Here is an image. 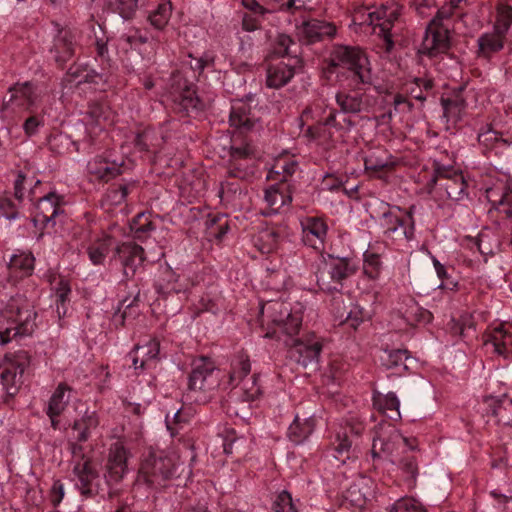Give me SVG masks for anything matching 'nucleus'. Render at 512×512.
I'll return each mask as SVG.
<instances>
[{
  "mask_svg": "<svg viewBox=\"0 0 512 512\" xmlns=\"http://www.w3.org/2000/svg\"><path fill=\"white\" fill-rule=\"evenodd\" d=\"M37 316L33 303L25 295L16 294L0 302V344L32 335Z\"/></svg>",
  "mask_w": 512,
  "mask_h": 512,
  "instance_id": "f257e3e1",
  "label": "nucleus"
},
{
  "mask_svg": "<svg viewBox=\"0 0 512 512\" xmlns=\"http://www.w3.org/2000/svg\"><path fill=\"white\" fill-rule=\"evenodd\" d=\"M302 320V308H292L286 302L269 301L260 308V321L267 325L265 338L283 341L288 335H298Z\"/></svg>",
  "mask_w": 512,
  "mask_h": 512,
  "instance_id": "f03ea898",
  "label": "nucleus"
},
{
  "mask_svg": "<svg viewBox=\"0 0 512 512\" xmlns=\"http://www.w3.org/2000/svg\"><path fill=\"white\" fill-rule=\"evenodd\" d=\"M427 192L436 201L459 202L468 197V184L463 173L450 165L433 163V175L426 184Z\"/></svg>",
  "mask_w": 512,
  "mask_h": 512,
  "instance_id": "7ed1b4c3",
  "label": "nucleus"
},
{
  "mask_svg": "<svg viewBox=\"0 0 512 512\" xmlns=\"http://www.w3.org/2000/svg\"><path fill=\"white\" fill-rule=\"evenodd\" d=\"M330 66L344 69L347 82L353 85H372L370 62L359 47L336 46L330 56Z\"/></svg>",
  "mask_w": 512,
  "mask_h": 512,
  "instance_id": "20e7f679",
  "label": "nucleus"
},
{
  "mask_svg": "<svg viewBox=\"0 0 512 512\" xmlns=\"http://www.w3.org/2000/svg\"><path fill=\"white\" fill-rule=\"evenodd\" d=\"M357 270L358 266L353 258L322 254V260L315 272L316 283L324 292H341L344 281L354 276Z\"/></svg>",
  "mask_w": 512,
  "mask_h": 512,
  "instance_id": "39448f33",
  "label": "nucleus"
},
{
  "mask_svg": "<svg viewBox=\"0 0 512 512\" xmlns=\"http://www.w3.org/2000/svg\"><path fill=\"white\" fill-rule=\"evenodd\" d=\"M68 449L75 488L85 498L94 497L99 493V472L92 455L86 453L84 446L77 442H69Z\"/></svg>",
  "mask_w": 512,
  "mask_h": 512,
  "instance_id": "423d86ee",
  "label": "nucleus"
},
{
  "mask_svg": "<svg viewBox=\"0 0 512 512\" xmlns=\"http://www.w3.org/2000/svg\"><path fill=\"white\" fill-rule=\"evenodd\" d=\"M400 15V7L396 4H382L380 8L371 10L367 7L357 8L352 16V21L355 25L359 26H373L374 29H379L377 32L383 37L385 42L386 51H391L394 46L392 35L390 33L391 28L395 20Z\"/></svg>",
  "mask_w": 512,
  "mask_h": 512,
  "instance_id": "0eeeda50",
  "label": "nucleus"
},
{
  "mask_svg": "<svg viewBox=\"0 0 512 512\" xmlns=\"http://www.w3.org/2000/svg\"><path fill=\"white\" fill-rule=\"evenodd\" d=\"M175 474L173 459L164 451H149L139 469L137 482L145 483L151 489H161Z\"/></svg>",
  "mask_w": 512,
  "mask_h": 512,
  "instance_id": "6e6552de",
  "label": "nucleus"
},
{
  "mask_svg": "<svg viewBox=\"0 0 512 512\" xmlns=\"http://www.w3.org/2000/svg\"><path fill=\"white\" fill-rule=\"evenodd\" d=\"M403 445H408V439L393 424L381 422L375 428L371 454L374 460H386L395 465L398 450Z\"/></svg>",
  "mask_w": 512,
  "mask_h": 512,
  "instance_id": "1a4fd4ad",
  "label": "nucleus"
},
{
  "mask_svg": "<svg viewBox=\"0 0 512 512\" xmlns=\"http://www.w3.org/2000/svg\"><path fill=\"white\" fill-rule=\"evenodd\" d=\"M282 342L288 348L290 357L299 365L304 368L318 365L323 350V339L315 333L301 337L288 335Z\"/></svg>",
  "mask_w": 512,
  "mask_h": 512,
  "instance_id": "9d476101",
  "label": "nucleus"
},
{
  "mask_svg": "<svg viewBox=\"0 0 512 512\" xmlns=\"http://www.w3.org/2000/svg\"><path fill=\"white\" fill-rule=\"evenodd\" d=\"M490 393L484 397L485 411L498 425L512 424V388L500 381L488 383Z\"/></svg>",
  "mask_w": 512,
  "mask_h": 512,
  "instance_id": "9b49d317",
  "label": "nucleus"
},
{
  "mask_svg": "<svg viewBox=\"0 0 512 512\" xmlns=\"http://www.w3.org/2000/svg\"><path fill=\"white\" fill-rule=\"evenodd\" d=\"M385 210L381 215V226L384 229V235L388 238H403L407 241L415 238V222L413 218V208L410 207L405 215H400L402 209L398 206L391 208L389 204L382 203Z\"/></svg>",
  "mask_w": 512,
  "mask_h": 512,
  "instance_id": "f8f14e48",
  "label": "nucleus"
},
{
  "mask_svg": "<svg viewBox=\"0 0 512 512\" xmlns=\"http://www.w3.org/2000/svg\"><path fill=\"white\" fill-rule=\"evenodd\" d=\"M219 385V371L208 357H200L193 361L188 378V389L194 393H207Z\"/></svg>",
  "mask_w": 512,
  "mask_h": 512,
  "instance_id": "ddd939ff",
  "label": "nucleus"
},
{
  "mask_svg": "<svg viewBox=\"0 0 512 512\" xmlns=\"http://www.w3.org/2000/svg\"><path fill=\"white\" fill-rule=\"evenodd\" d=\"M28 365L29 355L26 351H18L11 359L6 358L0 363V380L7 395L14 396L18 392Z\"/></svg>",
  "mask_w": 512,
  "mask_h": 512,
  "instance_id": "4468645a",
  "label": "nucleus"
},
{
  "mask_svg": "<svg viewBox=\"0 0 512 512\" xmlns=\"http://www.w3.org/2000/svg\"><path fill=\"white\" fill-rule=\"evenodd\" d=\"M371 86L353 85L351 81L335 95L340 110L345 114H358L368 111L373 105V99L367 94Z\"/></svg>",
  "mask_w": 512,
  "mask_h": 512,
  "instance_id": "2eb2a0df",
  "label": "nucleus"
},
{
  "mask_svg": "<svg viewBox=\"0 0 512 512\" xmlns=\"http://www.w3.org/2000/svg\"><path fill=\"white\" fill-rule=\"evenodd\" d=\"M128 450L121 442L111 445L105 464L104 479L106 484L112 488L119 484L128 472L127 467Z\"/></svg>",
  "mask_w": 512,
  "mask_h": 512,
  "instance_id": "dca6fc26",
  "label": "nucleus"
},
{
  "mask_svg": "<svg viewBox=\"0 0 512 512\" xmlns=\"http://www.w3.org/2000/svg\"><path fill=\"white\" fill-rule=\"evenodd\" d=\"M63 203V196L55 192H50L41 197L37 202L33 218L35 226L40 225L42 228L54 227L56 225V218L64 213Z\"/></svg>",
  "mask_w": 512,
  "mask_h": 512,
  "instance_id": "f3484780",
  "label": "nucleus"
},
{
  "mask_svg": "<svg viewBox=\"0 0 512 512\" xmlns=\"http://www.w3.org/2000/svg\"><path fill=\"white\" fill-rule=\"evenodd\" d=\"M429 23L422 41L420 52L429 57H435L446 53L450 48L449 26H437Z\"/></svg>",
  "mask_w": 512,
  "mask_h": 512,
  "instance_id": "a211bd4d",
  "label": "nucleus"
},
{
  "mask_svg": "<svg viewBox=\"0 0 512 512\" xmlns=\"http://www.w3.org/2000/svg\"><path fill=\"white\" fill-rule=\"evenodd\" d=\"M116 259L122 266L126 279L134 277L137 269L145 261L144 249L134 242H124L116 248Z\"/></svg>",
  "mask_w": 512,
  "mask_h": 512,
  "instance_id": "6ab92c4d",
  "label": "nucleus"
},
{
  "mask_svg": "<svg viewBox=\"0 0 512 512\" xmlns=\"http://www.w3.org/2000/svg\"><path fill=\"white\" fill-rule=\"evenodd\" d=\"M302 241L317 251H322L328 234L326 222L319 217L307 216L300 221Z\"/></svg>",
  "mask_w": 512,
  "mask_h": 512,
  "instance_id": "aec40b11",
  "label": "nucleus"
},
{
  "mask_svg": "<svg viewBox=\"0 0 512 512\" xmlns=\"http://www.w3.org/2000/svg\"><path fill=\"white\" fill-rule=\"evenodd\" d=\"M78 39L79 33L76 29H61L57 33L50 51L58 65L63 66L75 55Z\"/></svg>",
  "mask_w": 512,
  "mask_h": 512,
  "instance_id": "412c9836",
  "label": "nucleus"
},
{
  "mask_svg": "<svg viewBox=\"0 0 512 512\" xmlns=\"http://www.w3.org/2000/svg\"><path fill=\"white\" fill-rule=\"evenodd\" d=\"M124 161L111 159L110 155H99L87 164L88 173L96 180L108 182L122 174Z\"/></svg>",
  "mask_w": 512,
  "mask_h": 512,
  "instance_id": "4be33fe9",
  "label": "nucleus"
},
{
  "mask_svg": "<svg viewBox=\"0 0 512 512\" xmlns=\"http://www.w3.org/2000/svg\"><path fill=\"white\" fill-rule=\"evenodd\" d=\"M301 60L297 57L288 58V62L280 61L270 64L266 73V84L270 88L279 89L294 77Z\"/></svg>",
  "mask_w": 512,
  "mask_h": 512,
  "instance_id": "5701e85b",
  "label": "nucleus"
},
{
  "mask_svg": "<svg viewBox=\"0 0 512 512\" xmlns=\"http://www.w3.org/2000/svg\"><path fill=\"white\" fill-rule=\"evenodd\" d=\"M299 35L307 44L323 40L325 37H332L336 33L333 23L319 19H309L298 27Z\"/></svg>",
  "mask_w": 512,
  "mask_h": 512,
  "instance_id": "b1692460",
  "label": "nucleus"
},
{
  "mask_svg": "<svg viewBox=\"0 0 512 512\" xmlns=\"http://www.w3.org/2000/svg\"><path fill=\"white\" fill-rule=\"evenodd\" d=\"M484 344H491L495 353L505 359H512V324L505 323L494 328Z\"/></svg>",
  "mask_w": 512,
  "mask_h": 512,
  "instance_id": "393cba45",
  "label": "nucleus"
},
{
  "mask_svg": "<svg viewBox=\"0 0 512 512\" xmlns=\"http://www.w3.org/2000/svg\"><path fill=\"white\" fill-rule=\"evenodd\" d=\"M251 149L249 146L231 147L230 166L228 176L238 180L247 179L253 174V169L247 164L250 160Z\"/></svg>",
  "mask_w": 512,
  "mask_h": 512,
  "instance_id": "a878e982",
  "label": "nucleus"
},
{
  "mask_svg": "<svg viewBox=\"0 0 512 512\" xmlns=\"http://www.w3.org/2000/svg\"><path fill=\"white\" fill-rule=\"evenodd\" d=\"M229 122L240 133H246L254 128L256 119L252 116L251 107L247 102L236 100L232 103Z\"/></svg>",
  "mask_w": 512,
  "mask_h": 512,
  "instance_id": "bb28decb",
  "label": "nucleus"
},
{
  "mask_svg": "<svg viewBox=\"0 0 512 512\" xmlns=\"http://www.w3.org/2000/svg\"><path fill=\"white\" fill-rule=\"evenodd\" d=\"M10 98L6 105L12 104L19 109L29 111L36 105L38 95L36 94L33 86L29 82L22 84H15L9 89Z\"/></svg>",
  "mask_w": 512,
  "mask_h": 512,
  "instance_id": "cd10ccee",
  "label": "nucleus"
},
{
  "mask_svg": "<svg viewBox=\"0 0 512 512\" xmlns=\"http://www.w3.org/2000/svg\"><path fill=\"white\" fill-rule=\"evenodd\" d=\"M505 40L506 35L493 27L492 31L479 36L477 40L478 56L489 59L504 48Z\"/></svg>",
  "mask_w": 512,
  "mask_h": 512,
  "instance_id": "c85d7f7f",
  "label": "nucleus"
},
{
  "mask_svg": "<svg viewBox=\"0 0 512 512\" xmlns=\"http://www.w3.org/2000/svg\"><path fill=\"white\" fill-rule=\"evenodd\" d=\"M264 200L273 213L292 202L290 185L277 183L265 190Z\"/></svg>",
  "mask_w": 512,
  "mask_h": 512,
  "instance_id": "c756f323",
  "label": "nucleus"
},
{
  "mask_svg": "<svg viewBox=\"0 0 512 512\" xmlns=\"http://www.w3.org/2000/svg\"><path fill=\"white\" fill-rule=\"evenodd\" d=\"M441 105L443 108V116L447 119V121L457 123L461 120L467 103L461 95V92H457L452 96L442 97Z\"/></svg>",
  "mask_w": 512,
  "mask_h": 512,
  "instance_id": "7c9ffc66",
  "label": "nucleus"
},
{
  "mask_svg": "<svg viewBox=\"0 0 512 512\" xmlns=\"http://www.w3.org/2000/svg\"><path fill=\"white\" fill-rule=\"evenodd\" d=\"M373 404L389 419L397 421L401 418L399 411L400 401L395 393L389 392L386 395L378 394L373 397Z\"/></svg>",
  "mask_w": 512,
  "mask_h": 512,
  "instance_id": "2f4dec72",
  "label": "nucleus"
},
{
  "mask_svg": "<svg viewBox=\"0 0 512 512\" xmlns=\"http://www.w3.org/2000/svg\"><path fill=\"white\" fill-rule=\"evenodd\" d=\"M99 425V417L96 411L86 409L80 419H77L73 423V430L78 431L77 443L81 444L86 442L89 437L91 430L96 429Z\"/></svg>",
  "mask_w": 512,
  "mask_h": 512,
  "instance_id": "473e14b6",
  "label": "nucleus"
},
{
  "mask_svg": "<svg viewBox=\"0 0 512 512\" xmlns=\"http://www.w3.org/2000/svg\"><path fill=\"white\" fill-rule=\"evenodd\" d=\"M315 419L308 417L301 422L299 416H295L294 421L288 428V437L295 443L300 444L314 431Z\"/></svg>",
  "mask_w": 512,
  "mask_h": 512,
  "instance_id": "72a5a7b5",
  "label": "nucleus"
},
{
  "mask_svg": "<svg viewBox=\"0 0 512 512\" xmlns=\"http://www.w3.org/2000/svg\"><path fill=\"white\" fill-rule=\"evenodd\" d=\"M450 332L465 342L470 341L476 338V323L471 315L464 314L458 320L451 321Z\"/></svg>",
  "mask_w": 512,
  "mask_h": 512,
  "instance_id": "f704fd0d",
  "label": "nucleus"
},
{
  "mask_svg": "<svg viewBox=\"0 0 512 512\" xmlns=\"http://www.w3.org/2000/svg\"><path fill=\"white\" fill-rule=\"evenodd\" d=\"M70 391L71 388L66 383H60L57 386L49 400L46 411L48 416L61 415L63 413L70 401Z\"/></svg>",
  "mask_w": 512,
  "mask_h": 512,
  "instance_id": "c9c22d12",
  "label": "nucleus"
},
{
  "mask_svg": "<svg viewBox=\"0 0 512 512\" xmlns=\"http://www.w3.org/2000/svg\"><path fill=\"white\" fill-rule=\"evenodd\" d=\"M244 195V190L238 181L225 180L221 183L219 197L223 203L234 207L239 206Z\"/></svg>",
  "mask_w": 512,
  "mask_h": 512,
  "instance_id": "e433bc0d",
  "label": "nucleus"
},
{
  "mask_svg": "<svg viewBox=\"0 0 512 512\" xmlns=\"http://www.w3.org/2000/svg\"><path fill=\"white\" fill-rule=\"evenodd\" d=\"M395 162L393 157L386 151L381 153H371L365 158L364 167L366 171L375 173L390 170L394 167Z\"/></svg>",
  "mask_w": 512,
  "mask_h": 512,
  "instance_id": "4c0bfd02",
  "label": "nucleus"
},
{
  "mask_svg": "<svg viewBox=\"0 0 512 512\" xmlns=\"http://www.w3.org/2000/svg\"><path fill=\"white\" fill-rule=\"evenodd\" d=\"M279 232L271 227H266L258 232L255 237V246L262 253H270L273 251L279 242Z\"/></svg>",
  "mask_w": 512,
  "mask_h": 512,
  "instance_id": "58836bf2",
  "label": "nucleus"
},
{
  "mask_svg": "<svg viewBox=\"0 0 512 512\" xmlns=\"http://www.w3.org/2000/svg\"><path fill=\"white\" fill-rule=\"evenodd\" d=\"M403 318L407 324L411 326L416 324H427L432 320V313L427 309L420 307L415 301L410 300L403 313Z\"/></svg>",
  "mask_w": 512,
  "mask_h": 512,
  "instance_id": "ea45409f",
  "label": "nucleus"
},
{
  "mask_svg": "<svg viewBox=\"0 0 512 512\" xmlns=\"http://www.w3.org/2000/svg\"><path fill=\"white\" fill-rule=\"evenodd\" d=\"M130 229L133 232L135 239L143 241L152 231L155 230V225L151 221L149 215L146 213H139L133 218L130 224Z\"/></svg>",
  "mask_w": 512,
  "mask_h": 512,
  "instance_id": "a19ab883",
  "label": "nucleus"
},
{
  "mask_svg": "<svg viewBox=\"0 0 512 512\" xmlns=\"http://www.w3.org/2000/svg\"><path fill=\"white\" fill-rule=\"evenodd\" d=\"M433 87L434 82L432 79L418 77L407 84V91L412 98L423 103L432 92Z\"/></svg>",
  "mask_w": 512,
  "mask_h": 512,
  "instance_id": "79ce46f5",
  "label": "nucleus"
},
{
  "mask_svg": "<svg viewBox=\"0 0 512 512\" xmlns=\"http://www.w3.org/2000/svg\"><path fill=\"white\" fill-rule=\"evenodd\" d=\"M251 371L250 360L244 353H238L231 365L230 383L238 385V381L245 379Z\"/></svg>",
  "mask_w": 512,
  "mask_h": 512,
  "instance_id": "37998d69",
  "label": "nucleus"
},
{
  "mask_svg": "<svg viewBox=\"0 0 512 512\" xmlns=\"http://www.w3.org/2000/svg\"><path fill=\"white\" fill-rule=\"evenodd\" d=\"M332 457L336 461V466L344 465L347 462V460L351 459V441L349 440L346 433H344L343 435H337L335 446L332 452Z\"/></svg>",
  "mask_w": 512,
  "mask_h": 512,
  "instance_id": "c03bdc74",
  "label": "nucleus"
},
{
  "mask_svg": "<svg viewBox=\"0 0 512 512\" xmlns=\"http://www.w3.org/2000/svg\"><path fill=\"white\" fill-rule=\"evenodd\" d=\"M134 187V181L113 185L108 189L105 199L112 206L121 205L125 202L128 194Z\"/></svg>",
  "mask_w": 512,
  "mask_h": 512,
  "instance_id": "a18cd8bd",
  "label": "nucleus"
},
{
  "mask_svg": "<svg viewBox=\"0 0 512 512\" xmlns=\"http://www.w3.org/2000/svg\"><path fill=\"white\" fill-rule=\"evenodd\" d=\"M408 353L406 349L384 350L383 354L380 356V360L382 365L387 369H393L399 366H403L406 369L407 365L405 362L409 358Z\"/></svg>",
  "mask_w": 512,
  "mask_h": 512,
  "instance_id": "49530a36",
  "label": "nucleus"
},
{
  "mask_svg": "<svg viewBox=\"0 0 512 512\" xmlns=\"http://www.w3.org/2000/svg\"><path fill=\"white\" fill-rule=\"evenodd\" d=\"M240 387L236 392L243 401H254L261 394V389L257 383V376L254 374L248 378L238 381Z\"/></svg>",
  "mask_w": 512,
  "mask_h": 512,
  "instance_id": "de8ad7c7",
  "label": "nucleus"
},
{
  "mask_svg": "<svg viewBox=\"0 0 512 512\" xmlns=\"http://www.w3.org/2000/svg\"><path fill=\"white\" fill-rule=\"evenodd\" d=\"M175 101H178L181 109L187 113L197 112L203 108V103L196 96L195 91L188 86L183 89Z\"/></svg>",
  "mask_w": 512,
  "mask_h": 512,
  "instance_id": "09e8293b",
  "label": "nucleus"
},
{
  "mask_svg": "<svg viewBox=\"0 0 512 512\" xmlns=\"http://www.w3.org/2000/svg\"><path fill=\"white\" fill-rule=\"evenodd\" d=\"M171 13V3L169 1H164L157 6L156 10L150 13L148 19L154 28L162 30L168 24Z\"/></svg>",
  "mask_w": 512,
  "mask_h": 512,
  "instance_id": "8fccbe9b",
  "label": "nucleus"
},
{
  "mask_svg": "<svg viewBox=\"0 0 512 512\" xmlns=\"http://www.w3.org/2000/svg\"><path fill=\"white\" fill-rule=\"evenodd\" d=\"M34 261L31 253L21 252L11 257L9 268L21 272L22 276H27L34 270Z\"/></svg>",
  "mask_w": 512,
  "mask_h": 512,
  "instance_id": "3c124183",
  "label": "nucleus"
},
{
  "mask_svg": "<svg viewBox=\"0 0 512 512\" xmlns=\"http://www.w3.org/2000/svg\"><path fill=\"white\" fill-rule=\"evenodd\" d=\"M487 198L496 209L502 212L503 209L512 205V190L507 187L501 190L491 188L487 190Z\"/></svg>",
  "mask_w": 512,
  "mask_h": 512,
  "instance_id": "603ef678",
  "label": "nucleus"
},
{
  "mask_svg": "<svg viewBox=\"0 0 512 512\" xmlns=\"http://www.w3.org/2000/svg\"><path fill=\"white\" fill-rule=\"evenodd\" d=\"M134 351L140 355V367L143 369L150 361L156 360L160 351V344L155 339H150L144 345H136Z\"/></svg>",
  "mask_w": 512,
  "mask_h": 512,
  "instance_id": "864d4df0",
  "label": "nucleus"
},
{
  "mask_svg": "<svg viewBox=\"0 0 512 512\" xmlns=\"http://www.w3.org/2000/svg\"><path fill=\"white\" fill-rule=\"evenodd\" d=\"M166 277L155 284V289L159 295L167 296L171 293H180L184 290L183 286L178 284V278L174 272L165 271Z\"/></svg>",
  "mask_w": 512,
  "mask_h": 512,
  "instance_id": "5fc2aeb1",
  "label": "nucleus"
},
{
  "mask_svg": "<svg viewBox=\"0 0 512 512\" xmlns=\"http://www.w3.org/2000/svg\"><path fill=\"white\" fill-rule=\"evenodd\" d=\"M363 257L364 274L370 279L378 278L382 268L380 255L375 252L367 250L365 251Z\"/></svg>",
  "mask_w": 512,
  "mask_h": 512,
  "instance_id": "6e6d98bb",
  "label": "nucleus"
},
{
  "mask_svg": "<svg viewBox=\"0 0 512 512\" xmlns=\"http://www.w3.org/2000/svg\"><path fill=\"white\" fill-rule=\"evenodd\" d=\"M297 43L286 34H279L275 41L274 52L281 57H294L297 56L296 48Z\"/></svg>",
  "mask_w": 512,
  "mask_h": 512,
  "instance_id": "4d7b16f0",
  "label": "nucleus"
},
{
  "mask_svg": "<svg viewBox=\"0 0 512 512\" xmlns=\"http://www.w3.org/2000/svg\"><path fill=\"white\" fill-rule=\"evenodd\" d=\"M297 168V162L288 159H280L273 165L271 173H275L280 176L278 178L279 183L286 184L288 178L296 172Z\"/></svg>",
  "mask_w": 512,
  "mask_h": 512,
  "instance_id": "13d9d810",
  "label": "nucleus"
},
{
  "mask_svg": "<svg viewBox=\"0 0 512 512\" xmlns=\"http://www.w3.org/2000/svg\"><path fill=\"white\" fill-rule=\"evenodd\" d=\"M207 229L209 234L215 238L221 240L228 232L229 226L224 215H213L209 216L206 221Z\"/></svg>",
  "mask_w": 512,
  "mask_h": 512,
  "instance_id": "bf43d9fd",
  "label": "nucleus"
},
{
  "mask_svg": "<svg viewBox=\"0 0 512 512\" xmlns=\"http://www.w3.org/2000/svg\"><path fill=\"white\" fill-rule=\"evenodd\" d=\"M512 25V7L509 5H500L497 8L496 21L494 28L507 35Z\"/></svg>",
  "mask_w": 512,
  "mask_h": 512,
  "instance_id": "052dcab7",
  "label": "nucleus"
},
{
  "mask_svg": "<svg viewBox=\"0 0 512 512\" xmlns=\"http://www.w3.org/2000/svg\"><path fill=\"white\" fill-rule=\"evenodd\" d=\"M71 293V287L69 283L61 279L55 288V303L57 313L60 315L61 312L65 314V304L69 301V295Z\"/></svg>",
  "mask_w": 512,
  "mask_h": 512,
  "instance_id": "680f3d73",
  "label": "nucleus"
},
{
  "mask_svg": "<svg viewBox=\"0 0 512 512\" xmlns=\"http://www.w3.org/2000/svg\"><path fill=\"white\" fill-rule=\"evenodd\" d=\"M274 512H297L295 503L293 502L291 494L283 490L277 494L272 504Z\"/></svg>",
  "mask_w": 512,
  "mask_h": 512,
  "instance_id": "e2e57ef3",
  "label": "nucleus"
},
{
  "mask_svg": "<svg viewBox=\"0 0 512 512\" xmlns=\"http://www.w3.org/2000/svg\"><path fill=\"white\" fill-rule=\"evenodd\" d=\"M154 140H156L154 131L151 129H144L135 135L133 143L135 148L139 151L148 152L151 147L155 146Z\"/></svg>",
  "mask_w": 512,
  "mask_h": 512,
  "instance_id": "0e129e2a",
  "label": "nucleus"
},
{
  "mask_svg": "<svg viewBox=\"0 0 512 512\" xmlns=\"http://www.w3.org/2000/svg\"><path fill=\"white\" fill-rule=\"evenodd\" d=\"M388 512H427L426 509L412 498L397 500Z\"/></svg>",
  "mask_w": 512,
  "mask_h": 512,
  "instance_id": "69168bd1",
  "label": "nucleus"
},
{
  "mask_svg": "<svg viewBox=\"0 0 512 512\" xmlns=\"http://www.w3.org/2000/svg\"><path fill=\"white\" fill-rule=\"evenodd\" d=\"M432 262L437 273V276L439 277V279H441V284L439 285V288L455 290L458 284L457 282L451 280L447 268L442 263H440V261L434 256L432 257Z\"/></svg>",
  "mask_w": 512,
  "mask_h": 512,
  "instance_id": "338daca9",
  "label": "nucleus"
},
{
  "mask_svg": "<svg viewBox=\"0 0 512 512\" xmlns=\"http://www.w3.org/2000/svg\"><path fill=\"white\" fill-rule=\"evenodd\" d=\"M139 0H115V9L123 19H131L137 8Z\"/></svg>",
  "mask_w": 512,
  "mask_h": 512,
  "instance_id": "774afa93",
  "label": "nucleus"
}]
</instances>
